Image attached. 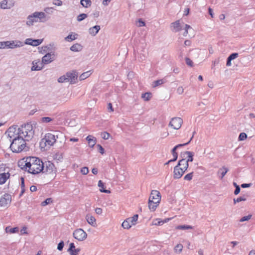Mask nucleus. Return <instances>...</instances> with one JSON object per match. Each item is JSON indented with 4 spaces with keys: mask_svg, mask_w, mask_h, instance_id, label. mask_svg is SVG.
I'll return each mask as SVG.
<instances>
[{
    "mask_svg": "<svg viewBox=\"0 0 255 255\" xmlns=\"http://www.w3.org/2000/svg\"><path fill=\"white\" fill-rule=\"evenodd\" d=\"M5 231L6 233L15 234L18 231V228L14 227L10 228L9 227H6L5 229Z\"/></svg>",
    "mask_w": 255,
    "mask_h": 255,
    "instance_id": "37",
    "label": "nucleus"
},
{
    "mask_svg": "<svg viewBox=\"0 0 255 255\" xmlns=\"http://www.w3.org/2000/svg\"><path fill=\"white\" fill-rule=\"evenodd\" d=\"M252 215L251 214L243 216L240 219V222H244L245 221H248L250 220L252 218Z\"/></svg>",
    "mask_w": 255,
    "mask_h": 255,
    "instance_id": "43",
    "label": "nucleus"
},
{
    "mask_svg": "<svg viewBox=\"0 0 255 255\" xmlns=\"http://www.w3.org/2000/svg\"><path fill=\"white\" fill-rule=\"evenodd\" d=\"M17 164L21 169L32 175L40 173L44 169L43 161L36 156L24 157L19 160Z\"/></svg>",
    "mask_w": 255,
    "mask_h": 255,
    "instance_id": "1",
    "label": "nucleus"
},
{
    "mask_svg": "<svg viewBox=\"0 0 255 255\" xmlns=\"http://www.w3.org/2000/svg\"><path fill=\"white\" fill-rule=\"evenodd\" d=\"M116 177L117 179L119 180H124L126 178V176L125 175V171H117Z\"/></svg>",
    "mask_w": 255,
    "mask_h": 255,
    "instance_id": "34",
    "label": "nucleus"
},
{
    "mask_svg": "<svg viewBox=\"0 0 255 255\" xmlns=\"http://www.w3.org/2000/svg\"><path fill=\"white\" fill-rule=\"evenodd\" d=\"M96 146L98 149L99 152L101 153V154L103 155L105 154V149L101 144H97Z\"/></svg>",
    "mask_w": 255,
    "mask_h": 255,
    "instance_id": "48",
    "label": "nucleus"
},
{
    "mask_svg": "<svg viewBox=\"0 0 255 255\" xmlns=\"http://www.w3.org/2000/svg\"><path fill=\"white\" fill-rule=\"evenodd\" d=\"M52 121H53V119L49 117H42L41 119V122L42 123H49L51 122Z\"/></svg>",
    "mask_w": 255,
    "mask_h": 255,
    "instance_id": "40",
    "label": "nucleus"
},
{
    "mask_svg": "<svg viewBox=\"0 0 255 255\" xmlns=\"http://www.w3.org/2000/svg\"><path fill=\"white\" fill-rule=\"evenodd\" d=\"M89 172V168L87 167H83L80 169V173L84 175H87Z\"/></svg>",
    "mask_w": 255,
    "mask_h": 255,
    "instance_id": "47",
    "label": "nucleus"
},
{
    "mask_svg": "<svg viewBox=\"0 0 255 255\" xmlns=\"http://www.w3.org/2000/svg\"><path fill=\"white\" fill-rule=\"evenodd\" d=\"M44 172L52 177H55L57 173V168L53 163L50 161L45 162L44 164Z\"/></svg>",
    "mask_w": 255,
    "mask_h": 255,
    "instance_id": "13",
    "label": "nucleus"
},
{
    "mask_svg": "<svg viewBox=\"0 0 255 255\" xmlns=\"http://www.w3.org/2000/svg\"><path fill=\"white\" fill-rule=\"evenodd\" d=\"M55 55L54 53H47L42 57L41 61L44 65L50 64L54 60Z\"/></svg>",
    "mask_w": 255,
    "mask_h": 255,
    "instance_id": "18",
    "label": "nucleus"
},
{
    "mask_svg": "<svg viewBox=\"0 0 255 255\" xmlns=\"http://www.w3.org/2000/svg\"><path fill=\"white\" fill-rule=\"evenodd\" d=\"M67 251L70 255H78L81 249L79 248H76L74 243H70Z\"/></svg>",
    "mask_w": 255,
    "mask_h": 255,
    "instance_id": "20",
    "label": "nucleus"
},
{
    "mask_svg": "<svg viewBox=\"0 0 255 255\" xmlns=\"http://www.w3.org/2000/svg\"><path fill=\"white\" fill-rule=\"evenodd\" d=\"M100 25H95L88 29V33L92 36H95L100 30Z\"/></svg>",
    "mask_w": 255,
    "mask_h": 255,
    "instance_id": "27",
    "label": "nucleus"
},
{
    "mask_svg": "<svg viewBox=\"0 0 255 255\" xmlns=\"http://www.w3.org/2000/svg\"><path fill=\"white\" fill-rule=\"evenodd\" d=\"M9 177L10 174L8 171L0 173V184L2 185L4 184Z\"/></svg>",
    "mask_w": 255,
    "mask_h": 255,
    "instance_id": "29",
    "label": "nucleus"
},
{
    "mask_svg": "<svg viewBox=\"0 0 255 255\" xmlns=\"http://www.w3.org/2000/svg\"><path fill=\"white\" fill-rule=\"evenodd\" d=\"M192 178V173L187 174L184 176V179L186 180H191Z\"/></svg>",
    "mask_w": 255,
    "mask_h": 255,
    "instance_id": "62",
    "label": "nucleus"
},
{
    "mask_svg": "<svg viewBox=\"0 0 255 255\" xmlns=\"http://www.w3.org/2000/svg\"><path fill=\"white\" fill-rule=\"evenodd\" d=\"M185 172L182 170L180 167L179 168V167L176 165L174 168L173 177L174 179H179L182 176Z\"/></svg>",
    "mask_w": 255,
    "mask_h": 255,
    "instance_id": "25",
    "label": "nucleus"
},
{
    "mask_svg": "<svg viewBox=\"0 0 255 255\" xmlns=\"http://www.w3.org/2000/svg\"><path fill=\"white\" fill-rule=\"evenodd\" d=\"M95 212L98 215H101L103 214V209L100 207H97L95 209Z\"/></svg>",
    "mask_w": 255,
    "mask_h": 255,
    "instance_id": "55",
    "label": "nucleus"
},
{
    "mask_svg": "<svg viewBox=\"0 0 255 255\" xmlns=\"http://www.w3.org/2000/svg\"><path fill=\"white\" fill-rule=\"evenodd\" d=\"M45 18L46 14L44 12L36 11L27 17L26 24L28 26H32L35 23L42 21Z\"/></svg>",
    "mask_w": 255,
    "mask_h": 255,
    "instance_id": "5",
    "label": "nucleus"
},
{
    "mask_svg": "<svg viewBox=\"0 0 255 255\" xmlns=\"http://www.w3.org/2000/svg\"><path fill=\"white\" fill-rule=\"evenodd\" d=\"M161 200V195L159 191L152 190L148 201V208L151 212H155L159 206Z\"/></svg>",
    "mask_w": 255,
    "mask_h": 255,
    "instance_id": "2",
    "label": "nucleus"
},
{
    "mask_svg": "<svg viewBox=\"0 0 255 255\" xmlns=\"http://www.w3.org/2000/svg\"><path fill=\"white\" fill-rule=\"evenodd\" d=\"M5 134L11 141L14 139L21 137L19 128L17 126H12L9 128Z\"/></svg>",
    "mask_w": 255,
    "mask_h": 255,
    "instance_id": "10",
    "label": "nucleus"
},
{
    "mask_svg": "<svg viewBox=\"0 0 255 255\" xmlns=\"http://www.w3.org/2000/svg\"><path fill=\"white\" fill-rule=\"evenodd\" d=\"M58 82L59 83H66L67 82V77L66 74H64L63 75H62L58 79Z\"/></svg>",
    "mask_w": 255,
    "mask_h": 255,
    "instance_id": "44",
    "label": "nucleus"
},
{
    "mask_svg": "<svg viewBox=\"0 0 255 255\" xmlns=\"http://www.w3.org/2000/svg\"><path fill=\"white\" fill-rule=\"evenodd\" d=\"M11 202V196L8 194H5L0 198V207H5L8 206Z\"/></svg>",
    "mask_w": 255,
    "mask_h": 255,
    "instance_id": "15",
    "label": "nucleus"
},
{
    "mask_svg": "<svg viewBox=\"0 0 255 255\" xmlns=\"http://www.w3.org/2000/svg\"><path fill=\"white\" fill-rule=\"evenodd\" d=\"M88 146L90 148H93L97 143V138L93 135H88L86 137Z\"/></svg>",
    "mask_w": 255,
    "mask_h": 255,
    "instance_id": "22",
    "label": "nucleus"
},
{
    "mask_svg": "<svg viewBox=\"0 0 255 255\" xmlns=\"http://www.w3.org/2000/svg\"><path fill=\"white\" fill-rule=\"evenodd\" d=\"M240 188L239 186H237L236 189L235 190V192H234V194L237 195L240 193Z\"/></svg>",
    "mask_w": 255,
    "mask_h": 255,
    "instance_id": "64",
    "label": "nucleus"
},
{
    "mask_svg": "<svg viewBox=\"0 0 255 255\" xmlns=\"http://www.w3.org/2000/svg\"><path fill=\"white\" fill-rule=\"evenodd\" d=\"M183 22L178 20L171 23L170 27L171 30L174 32H178L181 30Z\"/></svg>",
    "mask_w": 255,
    "mask_h": 255,
    "instance_id": "19",
    "label": "nucleus"
},
{
    "mask_svg": "<svg viewBox=\"0 0 255 255\" xmlns=\"http://www.w3.org/2000/svg\"><path fill=\"white\" fill-rule=\"evenodd\" d=\"M20 134L22 138H31L34 134V130L32 124L27 123L19 127Z\"/></svg>",
    "mask_w": 255,
    "mask_h": 255,
    "instance_id": "8",
    "label": "nucleus"
},
{
    "mask_svg": "<svg viewBox=\"0 0 255 255\" xmlns=\"http://www.w3.org/2000/svg\"><path fill=\"white\" fill-rule=\"evenodd\" d=\"M176 229L178 230H189L192 229L193 227L189 225H181L177 226Z\"/></svg>",
    "mask_w": 255,
    "mask_h": 255,
    "instance_id": "41",
    "label": "nucleus"
},
{
    "mask_svg": "<svg viewBox=\"0 0 255 255\" xmlns=\"http://www.w3.org/2000/svg\"><path fill=\"white\" fill-rule=\"evenodd\" d=\"M14 5V2L11 0H2L0 2V8L1 9H9Z\"/></svg>",
    "mask_w": 255,
    "mask_h": 255,
    "instance_id": "21",
    "label": "nucleus"
},
{
    "mask_svg": "<svg viewBox=\"0 0 255 255\" xmlns=\"http://www.w3.org/2000/svg\"><path fill=\"white\" fill-rule=\"evenodd\" d=\"M52 203V200L51 198H47L46 200H45L44 201L41 202V205L42 206H45L46 205L48 204H50Z\"/></svg>",
    "mask_w": 255,
    "mask_h": 255,
    "instance_id": "46",
    "label": "nucleus"
},
{
    "mask_svg": "<svg viewBox=\"0 0 255 255\" xmlns=\"http://www.w3.org/2000/svg\"><path fill=\"white\" fill-rule=\"evenodd\" d=\"M152 226H160L163 225L162 219L160 218H155L152 221L151 224Z\"/></svg>",
    "mask_w": 255,
    "mask_h": 255,
    "instance_id": "35",
    "label": "nucleus"
},
{
    "mask_svg": "<svg viewBox=\"0 0 255 255\" xmlns=\"http://www.w3.org/2000/svg\"><path fill=\"white\" fill-rule=\"evenodd\" d=\"M184 89L183 87L182 86H180L178 87L176 89V92H177V94L179 95H182L184 93Z\"/></svg>",
    "mask_w": 255,
    "mask_h": 255,
    "instance_id": "49",
    "label": "nucleus"
},
{
    "mask_svg": "<svg viewBox=\"0 0 255 255\" xmlns=\"http://www.w3.org/2000/svg\"><path fill=\"white\" fill-rule=\"evenodd\" d=\"M138 215L134 214L131 217L126 218L121 224L122 227L124 230H128L132 227L135 226L138 223Z\"/></svg>",
    "mask_w": 255,
    "mask_h": 255,
    "instance_id": "7",
    "label": "nucleus"
},
{
    "mask_svg": "<svg viewBox=\"0 0 255 255\" xmlns=\"http://www.w3.org/2000/svg\"><path fill=\"white\" fill-rule=\"evenodd\" d=\"M67 81L71 84H76L78 82V73L76 71H72L66 73Z\"/></svg>",
    "mask_w": 255,
    "mask_h": 255,
    "instance_id": "14",
    "label": "nucleus"
},
{
    "mask_svg": "<svg viewBox=\"0 0 255 255\" xmlns=\"http://www.w3.org/2000/svg\"><path fill=\"white\" fill-rule=\"evenodd\" d=\"M23 46L22 42L19 40H9L0 41V49H14L21 47Z\"/></svg>",
    "mask_w": 255,
    "mask_h": 255,
    "instance_id": "9",
    "label": "nucleus"
},
{
    "mask_svg": "<svg viewBox=\"0 0 255 255\" xmlns=\"http://www.w3.org/2000/svg\"><path fill=\"white\" fill-rule=\"evenodd\" d=\"M72 236L76 241L81 242L87 239L88 234L83 229L77 228L73 232Z\"/></svg>",
    "mask_w": 255,
    "mask_h": 255,
    "instance_id": "11",
    "label": "nucleus"
},
{
    "mask_svg": "<svg viewBox=\"0 0 255 255\" xmlns=\"http://www.w3.org/2000/svg\"><path fill=\"white\" fill-rule=\"evenodd\" d=\"M183 123V119L178 117H173L170 120L168 126L173 130H179Z\"/></svg>",
    "mask_w": 255,
    "mask_h": 255,
    "instance_id": "12",
    "label": "nucleus"
},
{
    "mask_svg": "<svg viewBox=\"0 0 255 255\" xmlns=\"http://www.w3.org/2000/svg\"><path fill=\"white\" fill-rule=\"evenodd\" d=\"M92 70L83 72L79 76V81H81L87 79L92 75Z\"/></svg>",
    "mask_w": 255,
    "mask_h": 255,
    "instance_id": "31",
    "label": "nucleus"
},
{
    "mask_svg": "<svg viewBox=\"0 0 255 255\" xmlns=\"http://www.w3.org/2000/svg\"><path fill=\"white\" fill-rule=\"evenodd\" d=\"M64 243L63 241H61L58 244L57 250H59V251H61L64 248Z\"/></svg>",
    "mask_w": 255,
    "mask_h": 255,
    "instance_id": "56",
    "label": "nucleus"
},
{
    "mask_svg": "<svg viewBox=\"0 0 255 255\" xmlns=\"http://www.w3.org/2000/svg\"><path fill=\"white\" fill-rule=\"evenodd\" d=\"M80 4L83 7L88 8L91 6L92 2L91 0H81Z\"/></svg>",
    "mask_w": 255,
    "mask_h": 255,
    "instance_id": "36",
    "label": "nucleus"
},
{
    "mask_svg": "<svg viewBox=\"0 0 255 255\" xmlns=\"http://www.w3.org/2000/svg\"><path fill=\"white\" fill-rule=\"evenodd\" d=\"M163 83V80H158L157 81H155L154 82V87H156V86H157L158 85H161Z\"/></svg>",
    "mask_w": 255,
    "mask_h": 255,
    "instance_id": "60",
    "label": "nucleus"
},
{
    "mask_svg": "<svg viewBox=\"0 0 255 255\" xmlns=\"http://www.w3.org/2000/svg\"><path fill=\"white\" fill-rule=\"evenodd\" d=\"M20 232L21 235H28L29 233L27 227L25 226H23L21 228V229H20Z\"/></svg>",
    "mask_w": 255,
    "mask_h": 255,
    "instance_id": "42",
    "label": "nucleus"
},
{
    "mask_svg": "<svg viewBox=\"0 0 255 255\" xmlns=\"http://www.w3.org/2000/svg\"><path fill=\"white\" fill-rule=\"evenodd\" d=\"M185 62H186V64L188 65L189 66H190V67L193 66V62L189 58H185Z\"/></svg>",
    "mask_w": 255,
    "mask_h": 255,
    "instance_id": "59",
    "label": "nucleus"
},
{
    "mask_svg": "<svg viewBox=\"0 0 255 255\" xmlns=\"http://www.w3.org/2000/svg\"><path fill=\"white\" fill-rule=\"evenodd\" d=\"M98 187L100 192L106 194L111 193V191L109 189H106L105 184L101 180L98 181Z\"/></svg>",
    "mask_w": 255,
    "mask_h": 255,
    "instance_id": "26",
    "label": "nucleus"
},
{
    "mask_svg": "<svg viewBox=\"0 0 255 255\" xmlns=\"http://www.w3.org/2000/svg\"><path fill=\"white\" fill-rule=\"evenodd\" d=\"M191 29H192V28L189 25L185 24V27L184 28V32L183 33V35L185 36H186L188 34V30Z\"/></svg>",
    "mask_w": 255,
    "mask_h": 255,
    "instance_id": "51",
    "label": "nucleus"
},
{
    "mask_svg": "<svg viewBox=\"0 0 255 255\" xmlns=\"http://www.w3.org/2000/svg\"><path fill=\"white\" fill-rule=\"evenodd\" d=\"M136 25L138 27H143L145 25V22L141 19H139L136 21Z\"/></svg>",
    "mask_w": 255,
    "mask_h": 255,
    "instance_id": "52",
    "label": "nucleus"
},
{
    "mask_svg": "<svg viewBox=\"0 0 255 255\" xmlns=\"http://www.w3.org/2000/svg\"><path fill=\"white\" fill-rule=\"evenodd\" d=\"M247 137L248 135L245 132H241L239 135L238 140L239 141H244L247 139Z\"/></svg>",
    "mask_w": 255,
    "mask_h": 255,
    "instance_id": "39",
    "label": "nucleus"
},
{
    "mask_svg": "<svg viewBox=\"0 0 255 255\" xmlns=\"http://www.w3.org/2000/svg\"><path fill=\"white\" fill-rule=\"evenodd\" d=\"M31 71H40L44 68V64L39 59L33 60L31 63Z\"/></svg>",
    "mask_w": 255,
    "mask_h": 255,
    "instance_id": "17",
    "label": "nucleus"
},
{
    "mask_svg": "<svg viewBox=\"0 0 255 255\" xmlns=\"http://www.w3.org/2000/svg\"><path fill=\"white\" fill-rule=\"evenodd\" d=\"M193 153L190 151H185L183 153L184 158L180 160L177 165L179 168L185 172L188 167V162L193 160Z\"/></svg>",
    "mask_w": 255,
    "mask_h": 255,
    "instance_id": "6",
    "label": "nucleus"
},
{
    "mask_svg": "<svg viewBox=\"0 0 255 255\" xmlns=\"http://www.w3.org/2000/svg\"><path fill=\"white\" fill-rule=\"evenodd\" d=\"M193 138V136L190 138V139L189 140V141L186 143H184V144H178L177 145H176L172 149V156H173V159H171L170 160H169L166 163V164H168L169 162H172V161H175L177 160V158H178V154L176 152V149L180 147H182V146H183L184 145H186L187 144H188L190 141L191 140H192Z\"/></svg>",
    "mask_w": 255,
    "mask_h": 255,
    "instance_id": "16",
    "label": "nucleus"
},
{
    "mask_svg": "<svg viewBox=\"0 0 255 255\" xmlns=\"http://www.w3.org/2000/svg\"><path fill=\"white\" fill-rule=\"evenodd\" d=\"M83 48V46L80 43H76L70 47V49L72 52H78L81 51Z\"/></svg>",
    "mask_w": 255,
    "mask_h": 255,
    "instance_id": "28",
    "label": "nucleus"
},
{
    "mask_svg": "<svg viewBox=\"0 0 255 255\" xmlns=\"http://www.w3.org/2000/svg\"><path fill=\"white\" fill-rule=\"evenodd\" d=\"M78 34L76 32H70L66 37H65V41L67 42H72L78 38Z\"/></svg>",
    "mask_w": 255,
    "mask_h": 255,
    "instance_id": "30",
    "label": "nucleus"
},
{
    "mask_svg": "<svg viewBox=\"0 0 255 255\" xmlns=\"http://www.w3.org/2000/svg\"><path fill=\"white\" fill-rule=\"evenodd\" d=\"M238 57V53H234L231 54L228 58L226 65L230 67L232 65L231 61Z\"/></svg>",
    "mask_w": 255,
    "mask_h": 255,
    "instance_id": "32",
    "label": "nucleus"
},
{
    "mask_svg": "<svg viewBox=\"0 0 255 255\" xmlns=\"http://www.w3.org/2000/svg\"><path fill=\"white\" fill-rule=\"evenodd\" d=\"M246 200V198L245 197H240L237 199H234V204H236L237 203H239L241 201H245Z\"/></svg>",
    "mask_w": 255,
    "mask_h": 255,
    "instance_id": "54",
    "label": "nucleus"
},
{
    "mask_svg": "<svg viewBox=\"0 0 255 255\" xmlns=\"http://www.w3.org/2000/svg\"><path fill=\"white\" fill-rule=\"evenodd\" d=\"M108 111L110 113H113L114 111V108H113L112 104L111 103L108 104Z\"/></svg>",
    "mask_w": 255,
    "mask_h": 255,
    "instance_id": "58",
    "label": "nucleus"
},
{
    "mask_svg": "<svg viewBox=\"0 0 255 255\" xmlns=\"http://www.w3.org/2000/svg\"><path fill=\"white\" fill-rule=\"evenodd\" d=\"M222 171L221 178L223 179L228 171V169L227 168H223Z\"/></svg>",
    "mask_w": 255,
    "mask_h": 255,
    "instance_id": "57",
    "label": "nucleus"
},
{
    "mask_svg": "<svg viewBox=\"0 0 255 255\" xmlns=\"http://www.w3.org/2000/svg\"><path fill=\"white\" fill-rule=\"evenodd\" d=\"M42 42V39H33L32 38H27L25 40L24 44L33 46H37L41 44Z\"/></svg>",
    "mask_w": 255,
    "mask_h": 255,
    "instance_id": "23",
    "label": "nucleus"
},
{
    "mask_svg": "<svg viewBox=\"0 0 255 255\" xmlns=\"http://www.w3.org/2000/svg\"><path fill=\"white\" fill-rule=\"evenodd\" d=\"M26 147V141L21 137L12 140L10 145V150L13 153H20L23 151Z\"/></svg>",
    "mask_w": 255,
    "mask_h": 255,
    "instance_id": "4",
    "label": "nucleus"
},
{
    "mask_svg": "<svg viewBox=\"0 0 255 255\" xmlns=\"http://www.w3.org/2000/svg\"><path fill=\"white\" fill-rule=\"evenodd\" d=\"M112 0H103L102 2V3L103 5H104L105 6H108L109 5L110 2Z\"/></svg>",
    "mask_w": 255,
    "mask_h": 255,
    "instance_id": "61",
    "label": "nucleus"
},
{
    "mask_svg": "<svg viewBox=\"0 0 255 255\" xmlns=\"http://www.w3.org/2000/svg\"><path fill=\"white\" fill-rule=\"evenodd\" d=\"M85 219L87 223L91 226L93 227L97 226V220L94 216L91 214H87L85 216Z\"/></svg>",
    "mask_w": 255,
    "mask_h": 255,
    "instance_id": "24",
    "label": "nucleus"
},
{
    "mask_svg": "<svg viewBox=\"0 0 255 255\" xmlns=\"http://www.w3.org/2000/svg\"><path fill=\"white\" fill-rule=\"evenodd\" d=\"M57 136L52 133H47L41 139L39 147L41 150H47L56 142Z\"/></svg>",
    "mask_w": 255,
    "mask_h": 255,
    "instance_id": "3",
    "label": "nucleus"
},
{
    "mask_svg": "<svg viewBox=\"0 0 255 255\" xmlns=\"http://www.w3.org/2000/svg\"><path fill=\"white\" fill-rule=\"evenodd\" d=\"M87 15L85 13H81L78 15L77 20L80 22L87 18Z\"/></svg>",
    "mask_w": 255,
    "mask_h": 255,
    "instance_id": "45",
    "label": "nucleus"
},
{
    "mask_svg": "<svg viewBox=\"0 0 255 255\" xmlns=\"http://www.w3.org/2000/svg\"><path fill=\"white\" fill-rule=\"evenodd\" d=\"M52 3L54 5L60 6L63 5V1L61 0H54Z\"/></svg>",
    "mask_w": 255,
    "mask_h": 255,
    "instance_id": "53",
    "label": "nucleus"
},
{
    "mask_svg": "<svg viewBox=\"0 0 255 255\" xmlns=\"http://www.w3.org/2000/svg\"><path fill=\"white\" fill-rule=\"evenodd\" d=\"M183 246L181 244H177L174 248V252L176 254H180L183 250Z\"/></svg>",
    "mask_w": 255,
    "mask_h": 255,
    "instance_id": "38",
    "label": "nucleus"
},
{
    "mask_svg": "<svg viewBox=\"0 0 255 255\" xmlns=\"http://www.w3.org/2000/svg\"><path fill=\"white\" fill-rule=\"evenodd\" d=\"M101 135L103 139L105 140L108 139L111 136L110 133L106 131L102 132Z\"/></svg>",
    "mask_w": 255,
    "mask_h": 255,
    "instance_id": "50",
    "label": "nucleus"
},
{
    "mask_svg": "<svg viewBox=\"0 0 255 255\" xmlns=\"http://www.w3.org/2000/svg\"><path fill=\"white\" fill-rule=\"evenodd\" d=\"M47 48V47L46 46L41 47L39 48V52L40 53L43 54V52L46 51Z\"/></svg>",
    "mask_w": 255,
    "mask_h": 255,
    "instance_id": "63",
    "label": "nucleus"
},
{
    "mask_svg": "<svg viewBox=\"0 0 255 255\" xmlns=\"http://www.w3.org/2000/svg\"><path fill=\"white\" fill-rule=\"evenodd\" d=\"M141 98L144 102H148L152 98V94L150 92H146L141 95Z\"/></svg>",
    "mask_w": 255,
    "mask_h": 255,
    "instance_id": "33",
    "label": "nucleus"
}]
</instances>
